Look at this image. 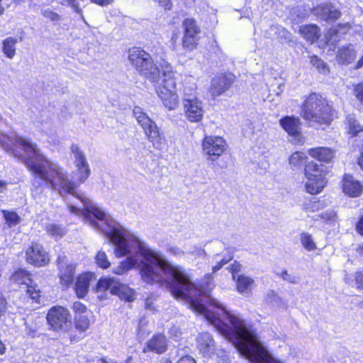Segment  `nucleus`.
<instances>
[{"instance_id":"f257e3e1","label":"nucleus","mask_w":363,"mask_h":363,"mask_svg":"<svg viewBox=\"0 0 363 363\" xmlns=\"http://www.w3.org/2000/svg\"><path fill=\"white\" fill-rule=\"evenodd\" d=\"M0 146L9 155L23 162L32 173L31 192L34 198L43 194L48 185L52 190L63 194H72L82 203V207L68 205L71 213L82 216L95 229L101 231L115 246L116 257L130 255L120 264L114 267L116 274L122 275L131 269L140 268L143 279V242L134 234L113 220L102 209L89 199L77 192V184L70 180L67 172L58 164L52 162L32 140L15 135L9 136L0 130Z\"/></svg>"},{"instance_id":"f03ea898","label":"nucleus","mask_w":363,"mask_h":363,"mask_svg":"<svg viewBox=\"0 0 363 363\" xmlns=\"http://www.w3.org/2000/svg\"><path fill=\"white\" fill-rule=\"evenodd\" d=\"M128 60L141 76L153 83H158L156 91L166 108L174 110L178 106L177 82L172 67L169 63L164 62L161 65L162 80L160 83V69L154 64L149 53L140 48H133L128 51Z\"/></svg>"},{"instance_id":"7ed1b4c3","label":"nucleus","mask_w":363,"mask_h":363,"mask_svg":"<svg viewBox=\"0 0 363 363\" xmlns=\"http://www.w3.org/2000/svg\"><path fill=\"white\" fill-rule=\"evenodd\" d=\"M301 116L309 122L329 124L333 120V109L325 98L312 93L304 101Z\"/></svg>"},{"instance_id":"20e7f679","label":"nucleus","mask_w":363,"mask_h":363,"mask_svg":"<svg viewBox=\"0 0 363 363\" xmlns=\"http://www.w3.org/2000/svg\"><path fill=\"white\" fill-rule=\"evenodd\" d=\"M324 167L316 162H309L305 168V175L307 182L305 184L306 190L311 194H317L324 188L326 182L324 177Z\"/></svg>"},{"instance_id":"39448f33","label":"nucleus","mask_w":363,"mask_h":363,"mask_svg":"<svg viewBox=\"0 0 363 363\" xmlns=\"http://www.w3.org/2000/svg\"><path fill=\"white\" fill-rule=\"evenodd\" d=\"M133 113L149 140L152 143L153 146L157 149H160L162 147V137L156 123L139 106L135 107Z\"/></svg>"},{"instance_id":"423d86ee","label":"nucleus","mask_w":363,"mask_h":363,"mask_svg":"<svg viewBox=\"0 0 363 363\" xmlns=\"http://www.w3.org/2000/svg\"><path fill=\"white\" fill-rule=\"evenodd\" d=\"M46 318L50 328L57 332H67L72 325L69 312L62 306L50 308Z\"/></svg>"},{"instance_id":"0eeeda50","label":"nucleus","mask_w":363,"mask_h":363,"mask_svg":"<svg viewBox=\"0 0 363 363\" xmlns=\"http://www.w3.org/2000/svg\"><path fill=\"white\" fill-rule=\"evenodd\" d=\"M183 107L184 116L189 122L198 123L202 120L204 110L202 102L197 98L185 95Z\"/></svg>"},{"instance_id":"6e6552de","label":"nucleus","mask_w":363,"mask_h":363,"mask_svg":"<svg viewBox=\"0 0 363 363\" xmlns=\"http://www.w3.org/2000/svg\"><path fill=\"white\" fill-rule=\"evenodd\" d=\"M11 280L15 283L21 285H24L26 291L30 298L35 302H40V290L36 284H33V281L31 279L30 274L23 269H19L15 272L12 277Z\"/></svg>"},{"instance_id":"1a4fd4ad","label":"nucleus","mask_w":363,"mask_h":363,"mask_svg":"<svg viewBox=\"0 0 363 363\" xmlns=\"http://www.w3.org/2000/svg\"><path fill=\"white\" fill-rule=\"evenodd\" d=\"M203 152L212 162L220 156L225 150V142L220 137H206L203 141Z\"/></svg>"},{"instance_id":"9d476101","label":"nucleus","mask_w":363,"mask_h":363,"mask_svg":"<svg viewBox=\"0 0 363 363\" xmlns=\"http://www.w3.org/2000/svg\"><path fill=\"white\" fill-rule=\"evenodd\" d=\"M184 28L183 37V47L192 50L196 48L199 40V34L201 32L200 27L193 18H186L182 23Z\"/></svg>"},{"instance_id":"9b49d317","label":"nucleus","mask_w":363,"mask_h":363,"mask_svg":"<svg viewBox=\"0 0 363 363\" xmlns=\"http://www.w3.org/2000/svg\"><path fill=\"white\" fill-rule=\"evenodd\" d=\"M26 259L28 263L35 267L44 266L50 262L48 254L38 243H33L26 250Z\"/></svg>"},{"instance_id":"f8f14e48","label":"nucleus","mask_w":363,"mask_h":363,"mask_svg":"<svg viewBox=\"0 0 363 363\" xmlns=\"http://www.w3.org/2000/svg\"><path fill=\"white\" fill-rule=\"evenodd\" d=\"M57 267L60 284L69 286L73 284L75 274V265L71 263L65 255H60L57 258Z\"/></svg>"},{"instance_id":"ddd939ff","label":"nucleus","mask_w":363,"mask_h":363,"mask_svg":"<svg viewBox=\"0 0 363 363\" xmlns=\"http://www.w3.org/2000/svg\"><path fill=\"white\" fill-rule=\"evenodd\" d=\"M232 73L220 74L214 77L211 82L210 92L213 97L219 96L227 91L235 81Z\"/></svg>"},{"instance_id":"4468645a","label":"nucleus","mask_w":363,"mask_h":363,"mask_svg":"<svg viewBox=\"0 0 363 363\" xmlns=\"http://www.w3.org/2000/svg\"><path fill=\"white\" fill-rule=\"evenodd\" d=\"M312 13L321 20L327 22H333L340 17V11L332 4H321L315 7Z\"/></svg>"},{"instance_id":"2eb2a0df","label":"nucleus","mask_w":363,"mask_h":363,"mask_svg":"<svg viewBox=\"0 0 363 363\" xmlns=\"http://www.w3.org/2000/svg\"><path fill=\"white\" fill-rule=\"evenodd\" d=\"M342 191L350 197L355 198L362 194L363 186L352 176L346 174L342 179Z\"/></svg>"},{"instance_id":"dca6fc26","label":"nucleus","mask_w":363,"mask_h":363,"mask_svg":"<svg viewBox=\"0 0 363 363\" xmlns=\"http://www.w3.org/2000/svg\"><path fill=\"white\" fill-rule=\"evenodd\" d=\"M281 126L291 136H294L297 143L300 142L301 122L298 118L294 116H286L279 121Z\"/></svg>"},{"instance_id":"f3484780","label":"nucleus","mask_w":363,"mask_h":363,"mask_svg":"<svg viewBox=\"0 0 363 363\" xmlns=\"http://www.w3.org/2000/svg\"><path fill=\"white\" fill-rule=\"evenodd\" d=\"M93 280H96V277L91 272L84 273L77 278L74 290L79 298H84L87 294L90 283Z\"/></svg>"},{"instance_id":"a211bd4d","label":"nucleus","mask_w":363,"mask_h":363,"mask_svg":"<svg viewBox=\"0 0 363 363\" xmlns=\"http://www.w3.org/2000/svg\"><path fill=\"white\" fill-rule=\"evenodd\" d=\"M251 363H282L275 359L268 352H238Z\"/></svg>"},{"instance_id":"6ab92c4d","label":"nucleus","mask_w":363,"mask_h":363,"mask_svg":"<svg viewBox=\"0 0 363 363\" xmlns=\"http://www.w3.org/2000/svg\"><path fill=\"white\" fill-rule=\"evenodd\" d=\"M167 350V340L164 335L158 334L153 336L143 348L144 352H154L162 354Z\"/></svg>"},{"instance_id":"aec40b11","label":"nucleus","mask_w":363,"mask_h":363,"mask_svg":"<svg viewBox=\"0 0 363 363\" xmlns=\"http://www.w3.org/2000/svg\"><path fill=\"white\" fill-rule=\"evenodd\" d=\"M308 154L311 157L324 162H330L334 155V152L331 149L324 147L311 149L308 151Z\"/></svg>"},{"instance_id":"412c9836","label":"nucleus","mask_w":363,"mask_h":363,"mask_svg":"<svg viewBox=\"0 0 363 363\" xmlns=\"http://www.w3.org/2000/svg\"><path fill=\"white\" fill-rule=\"evenodd\" d=\"M198 347L201 352L207 353L214 350V340L208 333H202L197 338Z\"/></svg>"},{"instance_id":"4be33fe9","label":"nucleus","mask_w":363,"mask_h":363,"mask_svg":"<svg viewBox=\"0 0 363 363\" xmlns=\"http://www.w3.org/2000/svg\"><path fill=\"white\" fill-rule=\"evenodd\" d=\"M74 164L77 168L78 174L77 183L79 185L80 184H83L89 178L91 174V169L87 160L75 162Z\"/></svg>"},{"instance_id":"5701e85b","label":"nucleus","mask_w":363,"mask_h":363,"mask_svg":"<svg viewBox=\"0 0 363 363\" xmlns=\"http://www.w3.org/2000/svg\"><path fill=\"white\" fill-rule=\"evenodd\" d=\"M301 35L311 43L317 40L320 36V29L315 25H307L300 28Z\"/></svg>"},{"instance_id":"b1692460","label":"nucleus","mask_w":363,"mask_h":363,"mask_svg":"<svg viewBox=\"0 0 363 363\" xmlns=\"http://www.w3.org/2000/svg\"><path fill=\"white\" fill-rule=\"evenodd\" d=\"M354 57L355 52L351 45L342 47L337 51V59L342 65L351 63L354 60Z\"/></svg>"},{"instance_id":"393cba45","label":"nucleus","mask_w":363,"mask_h":363,"mask_svg":"<svg viewBox=\"0 0 363 363\" xmlns=\"http://www.w3.org/2000/svg\"><path fill=\"white\" fill-rule=\"evenodd\" d=\"M118 283V280L113 277L101 278L97 282L96 290L98 291H105L110 289L111 293L113 294L116 291Z\"/></svg>"},{"instance_id":"a878e982","label":"nucleus","mask_w":363,"mask_h":363,"mask_svg":"<svg viewBox=\"0 0 363 363\" xmlns=\"http://www.w3.org/2000/svg\"><path fill=\"white\" fill-rule=\"evenodd\" d=\"M236 279L238 291L242 294H247L250 291L254 280L245 275H238Z\"/></svg>"},{"instance_id":"bb28decb","label":"nucleus","mask_w":363,"mask_h":363,"mask_svg":"<svg viewBox=\"0 0 363 363\" xmlns=\"http://www.w3.org/2000/svg\"><path fill=\"white\" fill-rule=\"evenodd\" d=\"M113 294H117L121 299L127 301H132L135 298V291L127 285L122 284L119 281L116 286V291Z\"/></svg>"},{"instance_id":"cd10ccee","label":"nucleus","mask_w":363,"mask_h":363,"mask_svg":"<svg viewBox=\"0 0 363 363\" xmlns=\"http://www.w3.org/2000/svg\"><path fill=\"white\" fill-rule=\"evenodd\" d=\"M347 133L352 136L357 135L359 132L363 130L362 126L356 120L354 114L347 116L346 122Z\"/></svg>"},{"instance_id":"c85d7f7f","label":"nucleus","mask_w":363,"mask_h":363,"mask_svg":"<svg viewBox=\"0 0 363 363\" xmlns=\"http://www.w3.org/2000/svg\"><path fill=\"white\" fill-rule=\"evenodd\" d=\"M17 42L18 40L12 37H9L3 41L2 51L8 58L12 59L15 56Z\"/></svg>"},{"instance_id":"c756f323","label":"nucleus","mask_w":363,"mask_h":363,"mask_svg":"<svg viewBox=\"0 0 363 363\" xmlns=\"http://www.w3.org/2000/svg\"><path fill=\"white\" fill-rule=\"evenodd\" d=\"M40 322L39 317H28L24 323L26 333L30 336H34L40 327Z\"/></svg>"},{"instance_id":"7c9ffc66","label":"nucleus","mask_w":363,"mask_h":363,"mask_svg":"<svg viewBox=\"0 0 363 363\" xmlns=\"http://www.w3.org/2000/svg\"><path fill=\"white\" fill-rule=\"evenodd\" d=\"M40 15L52 23H55L61 20V16L57 12L50 8H46L43 5L38 6Z\"/></svg>"},{"instance_id":"2f4dec72","label":"nucleus","mask_w":363,"mask_h":363,"mask_svg":"<svg viewBox=\"0 0 363 363\" xmlns=\"http://www.w3.org/2000/svg\"><path fill=\"white\" fill-rule=\"evenodd\" d=\"M300 240L302 245L306 250L312 251L316 249V245L311 234L308 233H302L300 235Z\"/></svg>"},{"instance_id":"473e14b6","label":"nucleus","mask_w":363,"mask_h":363,"mask_svg":"<svg viewBox=\"0 0 363 363\" xmlns=\"http://www.w3.org/2000/svg\"><path fill=\"white\" fill-rule=\"evenodd\" d=\"M46 230L56 240L61 238L65 233V230L62 226L53 223L48 224L46 226Z\"/></svg>"},{"instance_id":"72a5a7b5","label":"nucleus","mask_w":363,"mask_h":363,"mask_svg":"<svg viewBox=\"0 0 363 363\" xmlns=\"http://www.w3.org/2000/svg\"><path fill=\"white\" fill-rule=\"evenodd\" d=\"M307 159L305 153L302 152H294L289 159V164L294 167L301 166Z\"/></svg>"},{"instance_id":"f704fd0d","label":"nucleus","mask_w":363,"mask_h":363,"mask_svg":"<svg viewBox=\"0 0 363 363\" xmlns=\"http://www.w3.org/2000/svg\"><path fill=\"white\" fill-rule=\"evenodd\" d=\"M3 215L10 227L18 225L21 221L20 216L14 211H3Z\"/></svg>"},{"instance_id":"c9c22d12","label":"nucleus","mask_w":363,"mask_h":363,"mask_svg":"<svg viewBox=\"0 0 363 363\" xmlns=\"http://www.w3.org/2000/svg\"><path fill=\"white\" fill-rule=\"evenodd\" d=\"M75 328L80 332H84L89 326V318L83 315L78 314L75 317Z\"/></svg>"},{"instance_id":"e433bc0d","label":"nucleus","mask_w":363,"mask_h":363,"mask_svg":"<svg viewBox=\"0 0 363 363\" xmlns=\"http://www.w3.org/2000/svg\"><path fill=\"white\" fill-rule=\"evenodd\" d=\"M70 150L73 155L74 163L86 160L84 152L80 148L77 144H72L70 146Z\"/></svg>"},{"instance_id":"4c0bfd02","label":"nucleus","mask_w":363,"mask_h":363,"mask_svg":"<svg viewBox=\"0 0 363 363\" xmlns=\"http://www.w3.org/2000/svg\"><path fill=\"white\" fill-rule=\"evenodd\" d=\"M95 259L96 264L101 268L107 269L111 265V262L104 251H99L95 257Z\"/></svg>"},{"instance_id":"58836bf2","label":"nucleus","mask_w":363,"mask_h":363,"mask_svg":"<svg viewBox=\"0 0 363 363\" xmlns=\"http://www.w3.org/2000/svg\"><path fill=\"white\" fill-rule=\"evenodd\" d=\"M58 3L62 6H69L72 8L74 12L78 14H82V11L79 8L77 0H58Z\"/></svg>"},{"instance_id":"ea45409f","label":"nucleus","mask_w":363,"mask_h":363,"mask_svg":"<svg viewBox=\"0 0 363 363\" xmlns=\"http://www.w3.org/2000/svg\"><path fill=\"white\" fill-rule=\"evenodd\" d=\"M318 216L328 223L334 222L337 217L336 213L333 211L322 212Z\"/></svg>"},{"instance_id":"a19ab883","label":"nucleus","mask_w":363,"mask_h":363,"mask_svg":"<svg viewBox=\"0 0 363 363\" xmlns=\"http://www.w3.org/2000/svg\"><path fill=\"white\" fill-rule=\"evenodd\" d=\"M311 63L315 66L320 72H324L326 70V67L323 60L318 59L317 57H313L311 60Z\"/></svg>"},{"instance_id":"79ce46f5","label":"nucleus","mask_w":363,"mask_h":363,"mask_svg":"<svg viewBox=\"0 0 363 363\" xmlns=\"http://www.w3.org/2000/svg\"><path fill=\"white\" fill-rule=\"evenodd\" d=\"M354 95L362 106H363V83L356 86L354 90Z\"/></svg>"},{"instance_id":"37998d69","label":"nucleus","mask_w":363,"mask_h":363,"mask_svg":"<svg viewBox=\"0 0 363 363\" xmlns=\"http://www.w3.org/2000/svg\"><path fill=\"white\" fill-rule=\"evenodd\" d=\"M232 255H228L227 257H223L220 262H218L215 266L213 267V272H216L219 270L224 264H227L233 259Z\"/></svg>"},{"instance_id":"c03bdc74","label":"nucleus","mask_w":363,"mask_h":363,"mask_svg":"<svg viewBox=\"0 0 363 363\" xmlns=\"http://www.w3.org/2000/svg\"><path fill=\"white\" fill-rule=\"evenodd\" d=\"M73 310L78 314H83L86 311V307L79 301H76L73 304Z\"/></svg>"},{"instance_id":"a18cd8bd","label":"nucleus","mask_w":363,"mask_h":363,"mask_svg":"<svg viewBox=\"0 0 363 363\" xmlns=\"http://www.w3.org/2000/svg\"><path fill=\"white\" fill-rule=\"evenodd\" d=\"M281 277L286 281H288L290 283L296 284L297 283V279L296 277L291 276L286 270H284L281 274Z\"/></svg>"},{"instance_id":"49530a36","label":"nucleus","mask_w":363,"mask_h":363,"mask_svg":"<svg viewBox=\"0 0 363 363\" xmlns=\"http://www.w3.org/2000/svg\"><path fill=\"white\" fill-rule=\"evenodd\" d=\"M354 277L357 288L359 289H363V273L362 272H357L355 273Z\"/></svg>"},{"instance_id":"de8ad7c7","label":"nucleus","mask_w":363,"mask_h":363,"mask_svg":"<svg viewBox=\"0 0 363 363\" xmlns=\"http://www.w3.org/2000/svg\"><path fill=\"white\" fill-rule=\"evenodd\" d=\"M187 252L193 255H196L198 257H205L206 255V252L203 249L197 247H194L193 250H189L187 251Z\"/></svg>"},{"instance_id":"09e8293b","label":"nucleus","mask_w":363,"mask_h":363,"mask_svg":"<svg viewBox=\"0 0 363 363\" xmlns=\"http://www.w3.org/2000/svg\"><path fill=\"white\" fill-rule=\"evenodd\" d=\"M242 266L241 264L238 262H234L233 264L230 266V272L233 275V278L234 280L236 279L235 274L241 270Z\"/></svg>"},{"instance_id":"8fccbe9b","label":"nucleus","mask_w":363,"mask_h":363,"mask_svg":"<svg viewBox=\"0 0 363 363\" xmlns=\"http://www.w3.org/2000/svg\"><path fill=\"white\" fill-rule=\"evenodd\" d=\"M351 28L350 25L348 23L344 24H338L335 30H331V31L334 32H342L345 33Z\"/></svg>"},{"instance_id":"3c124183","label":"nucleus","mask_w":363,"mask_h":363,"mask_svg":"<svg viewBox=\"0 0 363 363\" xmlns=\"http://www.w3.org/2000/svg\"><path fill=\"white\" fill-rule=\"evenodd\" d=\"M168 250L171 254L175 256L182 257L184 255V252L176 246H170Z\"/></svg>"},{"instance_id":"603ef678","label":"nucleus","mask_w":363,"mask_h":363,"mask_svg":"<svg viewBox=\"0 0 363 363\" xmlns=\"http://www.w3.org/2000/svg\"><path fill=\"white\" fill-rule=\"evenodd\" d=\"M177 363H196V361L190 356H184L180 358Z\"/></svg>"},{"instance_id":"864d4df0","label":"nucleus","mask_w":363,"mask_h":363,"mask_svg":"<svg viewBox=\"0 0 363 363\" xmlns=\"http://www.w3.org/2000/svg\"><path fill=\"white\" fill-rule=\"evenodd\" d=\"M6 306V301L4 296L0 293V315L5 311Z\"/></svg>"},{"instance_id":"5fc2aeb1","label":"nucleus","mask_w":363,"mask_h":363,"mask_svg":"<svg viewBox=\"0 0 363 363\" xmlns=\"http://www.w3.org/2000/svg\"><path fill=\"white\" fill-rule=\"evenodd\" d=\"M356 230L362 235H363V217L356 224Z\"/></svg>"},{"instance_id":"6e6d98bb","label":"nucleus","mask_w":363,"mask_h":363,"mask_svg":"<svg viewBox=\"0 0 363 363\" xmlns=\"http://www.w3.org/2000/svg\"><path fill=\"white\" fill-rule=\"evenodd\" d=\"M91 2L97 4L100 6H106L113 2V0H90Z\"/></svg>"},{"instance_id":"4d7b16f0","label":"nucleus","mask_w":363,"mask_h":363,"mask_svg":"<svg viewBox=\"0 0 363 363\" xmlns=\"http://www.w3.org/2000/svg\"><path fill=\"white\" fill-rule=\"evenodd\" d=\"M160 5L162 6L164 9L169 10L171 9V3L169 0H158Z\"/></svg>"},{"instance_id":"13d9d810","label":"nucleus","mask_w":363,"mask_h":363,"mask_svg":"<svg viewBox=\"0 0 363 363\" xmlns=\"http://www.w3.org/2000/svg\"><path fill=\"white\" fill-rule=\"evenodd\" d=\"M152 302L151 298H147L145 301V308L147 309L152 310L153 307L152 306Z\"/></svg>"},{"instance_id":"bf43d9fd","label":"nucleus","mask_w":363,"mask_h":363,"mask_svg":"<svg viewBox=\"0 0 363 363\" xmlns=\"http://www.w3.org/2000/svg\"><path fill=\"white\" fill-rule=\"evenodd\" d=\"M318 204L319 201H312V206L311 208H312L313 211L318 210L319 208Z\"/></svg>"},{"instance_id":"052dcab7","label":"nucleus","mask_w":363,"mask_h":363,"mask_svg":"<svg viewBox=\"0 0 363 363\" xmlns=\"http://www.w3.org/2000/svg\"><path fill=\"white\" fill-rule=\"evenodd\" d=\"M267 296L272 297L274 300L277 298V295L274 291H270Z\"/></svg>"},{"instance_id":"680f3d73","label":"nucleus","mask_w":363,"mask_h":363,"mask_svg":"<svg viewBox=\"0 0 363 363\" xmlns=\"http://www.w3.org/2000/svg\"><path fill=\"white\" fill-rule=\"evenodd\" d=\"M362 66H363V55L362 57L358 61L357 67L360 68Z\"/></svg>"},{"instance_id":"e2e57ef3","label":"nucleus","mask_w":363,"mask_h":363,"mask_svg":"<svg viewBox=\"0 0 363 363\" xmlns=\"http://www.w3.org/2000/svg\"><path fill=\"white\" fill-rule=\"evenodd\" d=\"M5 9L0 4V16H2L4 13Z\"/></svg>"},{"instance_id":"0e129e2a","label":"nucleus","mask_w":363,"mask_h":363,"mask_svg":"<svg viewBox=\"0 0 363 363\" xmlns=\"http://www.w3.org/2000/svg\"><path fill=\"white\" fill-rule=\"evenodd\" d=\"M25 0H13V2L16 4H20L23 2Z\"/></svg>"},{"instance_id":"69168bd1","label":"nucleus","mask_w":363,"mask_h":363,"mask_svg":"<svg viewBox=\"0 0 363 363\" xmlns=\"http://www.w3.org/2000/svg\"><path fill=\"white\" fill-rule=\"evenodd\" d=\"M360 253L363 255V244L359 247Z\"/></svg>"},{"instance_id":"338daca9","label":"nucleus","mask_w":363,"mask_h":363,"mask_svg":"<svg viewBox=\"0 0 363 363\" xmlns=\"http://www.w3.org/2000/svg\"><path fill=\"white\" fill-rule=\"evenodd\" d=\"M358 164H359V166H361L363 168L361 160H359Z\"/></svg>"},{"instance_id":"774afa93","label":"nucleus","mask_w":363,"mask_h":363,"mask_svg":"<svg viewBox=\"0 0 363 363\" xmlns=\"http://www.w3.org/2000/svg\"><path fill=\"white\" fill-rule=\"evenodd\" d=\"M4 187V184L0 182V189H2Z\"/></svg>"}]
</instances>
